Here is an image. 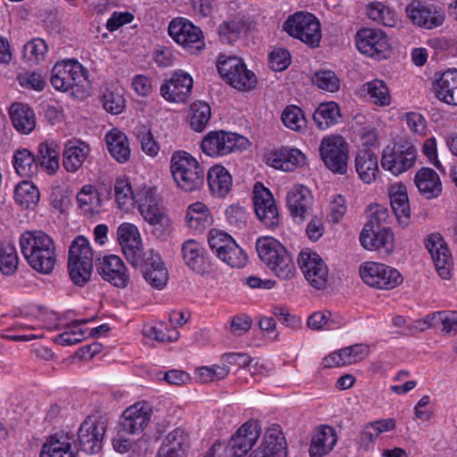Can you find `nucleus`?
<instances>
[{"label": "nucleus", "mask_w": 457, "mask_h": 457, "mask_svg": "<svg viewBox=\"0 0 457 457\" xmlns=\"http://www.w3.org/2000/svg\"><path fill=\"white\" fill-rule=\"evenodd\" d=\"M337 443L334 429L329 426L322 427L312 436L309 453L311 457H322L329 453Z\"/></svg>", "instance_id": "nucleus-34"}, {"label": "nucleus", "mask_w": 457, "mask_h": 457, "mask_svg": "<svg viewBox=\"0 0 457 457\" xmlns=\"http://www.w3.org/2000/svg\"><path fill=\"white\" fill-rule=\"evenodd\" d=\"M298 264L305 278L314 288L319 290L326 288L328 270L318 253L302 251L298 257Z\"/></svg>", "instance_id": "nucleus-15"}, {"label": "nucleus", "mask_w": 457, "mask_h": 457, "mask_svg": "<svg viewBox=\"0 0 457 457\" xmlns=\"http://www.w3.org/2000/svg\"><path fill=\"white\" fill-rule=\"evenodd\" d=\"M313 85L320 89L334 93L339 90L340 80L336 73L329 70H320L314 73L312 78Z\"/></svg>", "instance_id": "nucleus-53"}, {"label": "nucleus", "mask_w": 457, "mask_h": 457, "mask_svg": "<svg viewBox=\"0 0 457 457\" xmlns=\"http://www.w3.org/2000/svg\"><path fill=\"white\" fill-rule=\"evenodd\" d=\"M284 125L296 132H304L307 129V120L303 110L296 105H288L281 114Z\"/></svg>", "instance_id": "nucleus-51"}, {"label": "nucleus", "mask_w": 457, "mask_h": 457, "mask_svg": "<svg viewBox=\"0 0 457 457\" xmlns=\"http://www.w3.org/2000/svg\"><path fill=\"white\" fill-rule=\"evenodd\" d=\"M108 151L119 162H125L130 156V149L127 136L120 130L113 129L105 136Z\"/></svg>", "instance_id": "nucleus-35"}, {"label": "nucleus", "mask_w": 457, "mask_h": 457, "mask_svg": "<svg viewBox=\"0 0 457 457\" xmlns=\"http://www.w3.org/2000/svg\"><path fill=\"white\" fill-rule=\"evenodd\" d=\"M388 218V210L380 204H377L371 207V213L363 228H369V230H370L371 228H386V227H383V225L387 222Z\"/></svg>", "instance_id": "nucleus-63"}, {"label": "nucleus", "mask_w": 457, "mask_h": 457, "mask_svg": "<svg viewBox=\"0 0 457 457\" xmlns=\"http://www.w3.org/2000/svg\"><path fill=\"white\" fill-rule=\"evenodd\" d=\"M19 264L18 254L14 248L2 249L0 247V271L6 276L16 272Z\"/></svg>", "instance_id": "nucleus-59"}, {"label": "nucleus", "mask_w": 457, "mask_h": 457, "mask_svg": "<svg viewBox=\"0 0 457 457\" xmlns=\"http://www.w3.org/2000/svg\"><path fill=\"white\" fill-rule=\"evenodd\" d=\"M417 156V148L411 141L395 139L383 149L381 167L394 176H399L414 166Z\"/></svg>", "instance_id": "nucleus-4"}, {"label": "nucleus", "mask_w": 457, "mask_h": 457, "mask_svg": "<svg viewBox=\"0 0 457 457\" xmlns=\"http://www.w3.org/2000/svg\"><path fill=\"white\" fill-rule=\"evenodd\" d=\"M260 259L279 278L289 280L296 269L293 258L286 247L273 237H261L256 241Z\"/></svg>", "instance_id": "nucleus-2"}, {"label": "nucleus", "mask_w": 457, "mask_h": 457, "mask_svg": "<svg viewBox=\"0 0 457 457\" xmlns=\"http://www.w3.org/2000/svg\"><path fill=\"white\" fill-rule=\"evenodd\" d=\"M114 195L118 207L124 212L130 211L136 205L137 193L132 191L127 179H119L114 184Z\"/></svg>", "instance_id": "nucleus-48"}, {"label": "nucleus", "mask_w": 457, "mask_h": 457, "mask_svg": "<svg viewBox=\"0 0 457 457\" xmlns=\"http://www.w3.org/2000/svg\"><path fill=\"white\" fill-rule=\"evenodd\" d=\"M170 169L178 187L186 192L197 190L204 185V168L187 152H175L170 159Z\"/></svg>", "instance_id": "nucleus-3"}, {"label": "nucleus", "mask_w": 457, "mask_h": 457, "mask_svg": "<svg viewBox=\"0 0 457 457\" xmlns=\"http://www.w3.org/2000/svg\"><path fill=\"white\" fill-rule=\"evenodd\" d=\"M435 96L440 101L457 106V70L443 72L433 83Z\"/></svg>", "instance_id": "nucleus-29"}, {"label": "nucleus", "mask_w": 457, "mask_h": 457, "mask_svg": "<svg viewBox=\"0 0 457 457\" xmlns=\"http://www.w3.org/2000/svg\"><path fill=\"white\" fill-rule=\"evenodd\" d=\"M136 204L144 219L161 210L155 189L152 187H145L137 192Z\"/></svg>", "instance_id": "nucleus-47"}, {"label": "nucleus", "mask_w": 457, "mask_h": 457, "mask_svg": "<svg viewBox=\"0 0 457 457\" xmlns=\"http://www.w3.org/2000/svg\"><path fill=\"white\" fill-rule=\"evenodd\" d=\"M359 272L362 281L376 289L392 290L403 281L396 269L384 263L366 262L360 266Z\"/></svg>", "instance_id": "nucleus-8"}, {"label": "nucleus", "mask_w": 457, "mask_h": 457, "mask_svg": "<svg viewBox=\"0 0 457 457\" xmlns=\"http://www.w3.org/2000/svg\"><path fill=\"white\" fill-rule=\"evenodd\" d=\"M253 205L258 219L270 228L279 224V214L272 194L258 183L253 189Z\"/></svg>", "instance_id": "nucleus-18"}, {"label": "nucleus", "mask_w": 457, "mask_h": 457, "mask_svg": "<svg viewBox=\"0 0 457 457\" xmlns=\"http://www.w3.org/2000/svg\"><path fill=\"white\" fill-rule=\"evenodd\" d=\"M361 245L370 251H378L382 255H389L395 246V237L389 228H362L360 234Z\"/></svg>", "instance_id": "nucleus-22"}, {"label": "nucleus", "mask_w": 457, "mask_h": 457, "mask_svg": "<svg viewBox=\"0 0 457 457\" xmlns=\"http://www.w3.org/2000/svg\"><path fill=\"white\" fill-rule=\"evenodd\" d=\"M320 155L325 166L333 173L344 175L347 171L349 147L340 136L324 137L320 145Z\"/></svg>", "instance_id": "nucleus-9"}, {"label": "nucleus", "mask_w": 457, "mask_h": 457, "mask_svg": "<svg viewBox=\"0 0 457 457\" xmlns=\"http://www.w3.org/2000/svg\"><path fill=\"white\" fill-rule=\"evenodd\" d=\"M73 435L70 433H56L51 436L42 445L40 457H75L71 450Z\"/></svg>", "instance_id": "nucleus-30"}, {"label": "nucleus", "mask_w": 457, "mask_h": 457, "mask_svg": "<svg viewBox=\"0 0 457 457\" xmlns=\"http://www.w3.org/2000/svg\"><path fill=\"white\" fill-rule=\"evenodd\" d=\"M144 220L152 227V234L159 240H165L172 233V220L162 210Z\"/></svg>", "instance_id": "nucleus-46"}, {"label": "nucleus", "mask_w": 457, "mask_h": 457, "mask_svg": "<svg viewBox=\"0 0 457 457\" xmlns=\"http://www.w3.org/2000/svg\"><path fill=\"white\" fill-rule=\"evenodd\" d=\"M312 118L320 129H326L339 121L340 108L335 102L321 103L313 112Z\"/></svg>", "instance_id": "nucleus-41"}, {"label": "nucleus", "mask_w": 457, "mask_h": 457, "mask_svg": "<svg viewBox=\"0 0 457 457\" xmlns=\"http://www.w3.org/2000/svg\"><path fill=\"white\" fill-rule=\"evenodd\" d=\"M182 255L187 267L197 273L205 269V250L195 240H187L182 245Z\"/></svg>", "instance_id": "nucleus-37"}, {"label": "nucleus", "mask_w": 457, "mask_h": 457, "mask_svg": "<svg viewBox=\"0 0 457 457\" xmlns=\"http://www.w3.org/2000/svg\"><path fill=\"white\" fill-rule=\"evenodd\" d=\"M426 247L439 276L444 279L450 278L453 259L443 237L438 233L430 234L426 239Z\"/></svg>", "instance_id": "nucleus-20"}, {"label": "nucleus", "mask_w": 457, "mask_h": 457, "mask_svg": "<svg viewBox=\"0 0 457 457\" xmlns=\"http://www.w3.org/2000/svg\"><path fill=\"white\" fill-rule=\"evenodd\" d=\"M79 209L86 215L99 213L102 208V198L98 190L92 185H85L77 194Z\"/></svg>", "instance_id": "nucleus-39"}, {"label": "nucleus", "mask_w": 457, "mask_h": 457, "mask_svg": "<svg viewBox=\"0 0 457 457\" xmlns=\"http://www.w3.org/2000/svg\"><path fill=\"white\" fill-rule=\"evenodd\" d=\"M269 163L275 169L292 171L304 163V154L296 148L281 147L270 154Z\"/></svg>", "instance_id": "nucleus-31"}, {"label": "nucleus", "mask_w": 457, "mask_h": 457, "mask_svg": "<svg viewBox=\"0 0 457 457\" xmlns=\"http://www.w3.org/2000/svg\"><path fill=\"white\" fill-rule=\"evenodd\" d=\"M208 244L212 253L231 268H243L248 260L247 254L228 233L212 229Z\"/></svg>", "instance_id": "nucleus-7"}, {"label": "nucleus", "mask_w": 457, "mask_h": 457, "mask_svg": "<svg viewBox=\"0 0 457 457\" xmlns=\"http://www.w3.org/2000/svg\"><path fill=\"white\" fill-rule=\"evenodd\" d=\"M390 204L398 222L403 227L406 226L410 219L411 209L404 187H401L397 191L390 193Z\"/></svg>", "instance_id": "nucleus-45"}, {"label": "nucleus", "mask_w": 457, "mask_h": 457, "mask_svg": "<svg viewBox=\"0 0 457 457\" xmlns=\"http://www.w3.org/2000/svg\"><path fill=\"white\" fill-rule=\"evenodd\" d=\"M212 116L211 107L205 102H195L190 105L188 120L190 127L197 132H202Z\"/></svg>", "instance_id": "nucleus-49"}, {"label": "nucleus", "mask_w": 457, "mask_h": 457, "mask_svg": "<svg viewBox=\"0 0 457 457\" xmlns=\"http://www.w3.org/2000/svg\"><path fill=\"white\" fill-rule=\"evenodd\" d=\"M355 170L363 182H373L378 172L377 155L370 149L360 150L355 157Z\"/></svg>", "instance_id": "nucleus-33"}, {"label": "nucleus", "mask_w": 457, "mask_h": 457, "mask_svg": "<svg viewBox=\"0 0 457 457\" xmlns=\"http://www.w3.org/2000/svg\"><path fill=\"white\" fill-rule=\"evenodd\" d=\"M283 29L291 37L315 48L320 46L321 29L320 21L310 12H297L289 16L283 24Z\"/></svg>", "instance_id": "nucleus-6"}, {"label": "nucleus", "mask_w": 457, "mask_h": 457, "mask_svg": "<svg viewBox=\"0 0 457 457\" xmlns=\"http://www.w3.org/2000/svg\"><path fill=\"white\" fill-rule=\"evenodd\" d=\"M14 198L16 203L21 207L34 210L38 204L40 193L32 182L26 180L16 186Z\"/></svg>", "instance_id": "nucleus-43"}, {"label": "nucleus", "mask_w": 457, "mask_h": 457, "mask_svg": "<svg viewBox=\"0 0 457 457\" xmlns=\"http://www.w3.org/2000/svg\"><path fill=\"white\" fill-rule=\"evenodd\" d=\"M37 161L49 173H54L59 168V151L53 144L41 143Z\"/></svg>", "instance_id": "nucleus-52"}, {"label": "nucleus", "mask_w": 457, "mask_h": 457, "mask_svg": "<svg viewBox=\"0 0 457 457\" xmlns=\"http://www.w3.org/2000/svg\"><path fill=\"white\" fill-rule=\"evenodd\" d=\"M217 69L220 76L238 90H250L256 84L254 73L247 70L244 62L238 57L229 56L224 60L220 58Z\"/></svg>", "instance_id": "nucleus-12"}, {"label": "nucleus", "mask_w": 457, "mask_h": 457, "mask_svg": "<svg viewBox=\"0 0 457 457\" xmlns=\"http://www.w3.org/2000/svg\"><path fill=\"white\" fill-rule=\"evenodd\" d=\"M367 92L376 104L386 106L389 105L391 97L389 90L384 81L375 79L366 84Z\"/></svg>", "instance_id": "nucleus-55"}, {"label": "nucleus", "mask_w": 457, "mask_h": 457, "mask_svg": "<svg viewBox=\"0 0 457 457\" xmlns=\"http://www.w3.org/2000/svg\"><path fill=\"white\" fill-rule=\"evenodd\" d=\"M106 431V425L104 421L86 419L80 425L78 431V439L71 440V444L78 450L87 453H98L102 448V442Z\"/></svg>", "instance_id": "nucleus-14"}, {"label": "nucleus", "mask_w": 457, "mask_h": 457, "mask_svg": "<svg viewBox=\"0 0 457 457\" xmlns=\"http://www.w3.org/2000/svg\"><path fill=\"white\" fill-rule=\"evenodd\" d=\"M259 431L250 422L243 424L230 438L225 451L228 457H243L256 443Z\"/></svg>", "instance_id": "nucleus-23"}, {"label": "nucleus", "mask_w": 457, "mask_h": 457, "mask_svg": "<svg viewBox=\"0 0 457 457\" xmlns=\"http://www.w3.org/2000/svg\"><path fill=\"white\" fill-rule=\"evenodd\" d=\"M136 136L137 140L141 144L142 150L150 156L157 155L159 152V145L154 139V136L151 130L144 126H138L136 128Z\"/></svg>", "instance_id": "nucleus-56"}, {"label": "nucleus", "mask_w": 457, "mask_h": 457, "mask_svg": "<svg viewBox=\"0 0 457 457\" xmlns=\"http://www.w3.org/2000/svg\"><path fill=\"white\" fill-rule=\"evenodd\" d=\"M96 270L101 278L115 287L126 288L130 282V274L120 257L110 254L98 259Z\"/></svg>", "instance_id": "nucleus-17"}, {"label": "nucleus", "mask_w": 457, "mask_h": 457, "mask_svg": "<svg viewBox=\"0 0 457 457\" xmlns=\"http://www.w3.org/2000/svg\"><path fill=\"white\" fill-rule=\"evenodd\" d=\"M12 162L15 171L21 177L31 178L37 173V157L26 148H21L14 152Z\"/></svg>", "instance_id": "nucleus-42"}, {"label": "nucleus", "mask_w": 457, "mask_h": 457, "mask_svg": "<svg viewBox=\"0 0 457 457\" xmlns=\"http://www.w3.org/2000/svg\"><path fill=\"white\" fill-rule=\"evenodd\" d=\"M117 237L129 262L143 252L140 234L136 225L128 222L120 224L117 229Z\"/></svg>", "instance_id": "nucleus-27"}, {"label": "nucleus", "mask_w": 457, "mask_h": 457, "mask_svg": "<svg viewBox=\"0 0 457 457\" xmlns=\"http://www.w3.org/2000/svg\"><path fill=\"white\" fill-rule=\"evenodd\" d=\"M186 222L188 228L202 232L212 223L209 209L201 202L192 204L187 208Z\"/></svg>", "instance_id": "nucleus-40"}, {"label": "nucleus", "mask_w": 457, "mask_h": 457, "mask_svg": "<svg viewBox=\"0 0 457 457\" xmlns=\"http://www.w3.org/2000/svg\"><path fill=\"white\" fill-rule=\"evenodd\" d=\"M188 445V435L185 429L176 428L165 436L161 446L171 448L172 451L180 453L185 456L187 447Z\"/></svg>", "instance_id": "nucleus-54"}, {"label": "nucleus", "mask_w": 457, "mask_h": 457, "mask_svg": "<svg viewBox=\"0 0 457 457\" xmlns=\"http://www.w3.org/2000/svg\"><path fill=\"white\" fill-rule=\"evenodd\" d=\"M207 182L212 193L221 197L229 192L232 178L223 166L216 165L209 170Z\"/></svg>", "instance_id": "nucleus-38"}, {"label": "nucleus", "mask_w": 457, "mask_h": 457, "mask_svg": "<svg viewBox=\"0 0 457 457\" xmlns=\"http://www.w3.org/2000/svg\"><path fill=\"white\" fill-rule=\"evenodd\" d=\"M414 184L420 194L426 199L437 198L442 193L439 175L428 167L420 168L414 176Z\"/></svg>", "instance_id": "nucleus-28"}, {"label": "nucleus", "mask_w": 457, "mask_h": 457, "mask_svg": "<svg viewBox=\"0 0 457 457\" xmlns=\"http://www.w3.org/2000/svg\"><path fill=\"white\" fill-rule=\"evenodd\" d=\"M151 414L139 403L126 409L119 421L120 432L128 435L141 433L150 421Z\"/></svg>", "instance_id": "nucleus-26"}, {"label": "nucleus", "mask_w": 457, "mask_h": 457, "mask_svg": "<svg viewBox=\"0 0 457 457\" xmlns=\"http://www.w3.org/2000/svg\"><path fill=\"white\" fill-rule=\"evenodd\" d=\"M369 352L370 347L365 344H356L341 349V354L345 358L346 365L363 360Z\"/></svg>", "instance_id": "nucleus-62"}, {"label": "nucleus", "mask_w": 457, "mask_h": 457, "mask_svg": "<svg viewBox=\"0 0 457 457\" xmlns=\"http://www.w3.org/2000/svg\"><path fill=\"white\" fill-rule=\"evenodd\" d=\"M313 205L311 190L301 184L294 185L286 196V206L295 223L302 224L310 215Z\"/></svg>", "instance_id": "nucleus-16"}, {"label": "nucleus", "mask_w": 457, "mask_h": 457, "mask_svg": "<svg viewBox=\"0 0 457 457\" xmlns=\"http://www.w3.org/2000/svg\"><path fill=\"white\" fill-rule=\"evenodd\" d=\"M330 312H316L309 316L307 326L313 330L332 329L334 321Z\"/></svg>", "instance_id": "nucleus-64"}, {"label": "nucleus", "mask_w": 457, "mask_h": 457, "mask_svg": "<svg viewBox=\"0 0 457 457\" xmlns=\"http://www.w3.org/2000/svg\"><path fill=\"white\" fill-rule=\"evenodd\" d=\"M193 79L184 71H176L172 77L161 87L162 96L173 103H185L192 93Z\"/></svg>", "instance_id": "nucleus-21"}, {"label": "nucleus", "mask_w": 457, "mask_h": 457, "mask_svg": "<svg viewBox=\"0 0 457 457\" xmlns=\"http://www.w3.org/2000/svg\"><path fill=\"white\" fill-rule=\"evenodd\" d=\"M9 115L15 129L21 134H29L36 127L33 110L25 104L13 103L9 108Z\"/></svg>", "instance_id": "nucleus-32"}, {"label": "nucleus", "mask_w": 457, "mask_h": 457, "mask_svg": "<svg viewBox=\"0 0 457 457\" xmlns=\"http://www.w3.org/2000/svg\"><path fill=\"white\" fill-rule=\"evenodd\" d=\"M168 30L169 35L192 54L204 47L202 30L184 18L172 20Z\"/></svg>", "instance_id": "nucleus-13"}, {"label": "nucleus", "mask_w": 457, "mask_h": 457, "mask_svg": "<svg viewBox=\"0 0 457 457\" xmlns=\"http://www.w3.org/2000/svg\"><path fill=\"white\" fill-rule=\"evenodd\" d=\"M89 154V146L83 143L69 144L62 154V164L69 172L77 171L86 161Z\"/></svg>", "instance_id": "nucleus-36"}, {"label": "nucleus", "mask_w": 457, "mask_h": 457, "mask_svg": "<svg viewBox=\"0 0 457 457\" xmlns=\"http://www.w3.org/2000/svg\"><path fill=\"white\" fill-rule=\"evenodd\" d=\"M104 108L112 114H120L125 108V99L118 90L106 89L103 95Z\"/></svg>", "instance_id": "nucleus-57"}, {"label": "nucleus", "mask_w": 457, "mask_h": 457, "mask_svg": "<svg viewBox=\"0 0 457 457\" xmlns=\"http://www.w3.org/2000/svg\"><path fill=\"white\" fill-rule=\"evenodd\" d=\"M47 52L46 43L41 38H34L28 42L23 48V55L30 62H39Z\"/></svg>", "instance_id": "nucleus-61"}, {"label": "nucleus", "mask_w": 457, "mask_h": 457, "mask_svg": "<svg viewBox=\"0 0 457 457\" xmlns=\"http://www.w3.org/2000/svg\"><path fill=\"white\" fill-rule=\"evenodd\" d=\"M129 263L135 269H138L142 276L149 274L151 272L150 270L166 268L161 255L153 249L137 254Z\"/></svg>", "instance_id": "nucleus-44"}, {"label": "nucleus", "mask_w": 457, "mask_h": 457, "mask_svg": "<svg viewBox=\"0 0 457 457\" xmlns=\"http://www.w3.org/2000/svg\"><path fill=\"white\" fill-rule=\"evenodd\" d=\"M68 270L71 281L83 287L91 278L93 271V251L88 240L78 236L71 242L69 249Z\"/></svg>", "instance_id": "nucleus-5"}, {"label": "nucleus", "mask_w": 457, "mask_h": 457, "mask_svg": "<svg viewBox=\"0 0 457 457\" xmlns=\"http://www.w3.org/2000/svg\"><path fill=\"white\" fill-rule=\"evenodd\" d=\"M87 321V320H76L72 321L71 325L73 329L58 335L54 341L61 345H76L81 342L85 337V332L81 328H77V327L80 324L86 323Z\"/></svg>", "instance_id": "nucleus-58"}, {"label": "nucleus", "mask_w": 457, "mask_h": 457, "mask_svg": "<svg viewBox=\"0 0 457 457\" xmlns=\"http://www.w3.org/2000/svg\"><path fill=\"white\" fill-rule=\"evenodd\" d=\"M87 80V71L76 60L57 62L50 78L53 87L66 92L74 87H83Z\"/></svg>", "instance_id": "nucleus-11"}, {"label": "nucleus", "mask_w": 457, "mask_h": 457, "mask_svg": "<svg viewBox=\"0 0 457 457\" xmlns=\"http://www.w3.org/2000/svg\"><path fill=\"white\" fill-rule=\"evenodd\" d=\"M405 12L413 24L425 29L440 27L445 20L443 10L433 5H426L416 0L406 6Z\"/></svg>", "instance_id": "nucleus-19"}, {"label": "nucleus", "mask_w": 457, "mask_h": 457, "mask_svg": "<svg viewBox=\"0 0 457 457\" xmlns=\"http://www.w3.org/2000/svg\"><path fill=\"white\" fill-rule=\"evenodd\" d=\"M356 46L361 53L368 56H375L386 52L389 44L383 31L364 28L356 34Z\"/></svg>", "instance_id": "nucleus-25"}, {"label": "nucleus", "mask_w": 457, "mask_h": 457, "mask_svg": "<svg viewBox=\"0 0 457 457\" xmlns=\"http://www.w3.org/2000/svg\"><path fill=\"white\" fill-rule=\"evenodd\" d=\"M249 145L246 137L224 130L211 131L202 141L201 147L209 156H223Z\"/></svg>", "instance_id": "nucleus-10"}, {"label": "nucleus", "mask_w": 457, "mask_h": 457, "mask_svg": "<svg viewBox=\"0 0 457 457\" xmlns=\"http://www.w3.org/2000/svg\"><path fill=\"white\" fill-rule=\"evenodd\" d=\"M367 15L372 21L386 27H395V13L381 2H372L367 5Z\"/></svg>", "instance_id": "nucleus-50"}, {"label": "nucleus", "mask_w": 457, "mask_h": 457, "mask_svg": "<svg viewBox=\"0 0 457 457\" xmlns=\"http://www.w3.org/2000/svg\"><path fill=\"white\" fill-rule=\"evenodd\" d=\"M287 441L278 425L266 431L261 445L249 457H287Z\"/></svg>", "instance_id": "nucleus-24"}, {"label": "nucleus", "mask_w": 457, "mask_h": 457, "mask_svg": "<svg viewBox=\"0 0 457 457\" xmlns=\"http://www.w3.org/2000/svg\"><path fill=\"white\" fill-rule=\"evenodd\" d=\"M21 253L29 265L42 274H50L56 263L53 238L42 230H27L20 237Z\"/></svg>", "instance_id": "nucleus-1"}, {"label": "nucleus", "mask_w": 457, "mask_h": 457, "mask_svg": "<svg viewBox=\"0 0 457 457\" xmlns=\"http://www.w3.org/2000/svg\"><path fill=\"white\" fill-rule=\"evenodd\" d=\"M245 28V23L239 19L223 21L219 27V34L222 40L228 43L236 40Z\"/></svg>", "instance_id": "nucleus-60"}]
</instances>
